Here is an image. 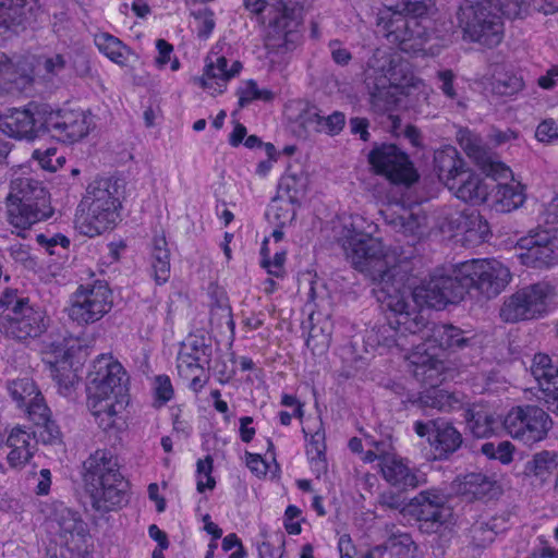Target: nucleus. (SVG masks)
Segmentation results:
<instances>
[{
    "instance_id": "c85d7f7f",
    "label": "nucleus",
    "mask_w": 558,
    "mask_h": 558,
    "mask_svg": "<svg viewBox=\"0 0 558 558\" xmlns=\"http://www.w3.org/2000/svg\"><path fill=\"white\" fill-rule=\"evenodd\" d=\"M392 60H388L389 69L379 77H375L371 90V102L378 112L390 111L399 101V85L391 72Z\"/></svg>"
},
{
    "instance_id": "58836bf2",
    "label": "nucleus",
    "mask_w": 558,
    "mask_h": 558,
    "mask_svg": "<svg viewBox=\"0 0 558 558\" xmlns=\"http://www.w3.org/2000/svg\"><path fill=\"white\" fill-rule=\"evenodd\" d=\"M495 191V202L501 211H511L524 203V194L519 183H497L490 186Z\"/></svg>"
},
{
    "instance_id": "79ce46f5",
    "label": "nucleus",
    "mask_w": 558,
    "mask_h": 558,
    "mask_svg": "<svg viewBox=\"0 0 558 558\" xmlns=\"http://www.w3.org/2000/svg\"><path fill=\"white\" fill-rule=\"evenodd\" d=\"M497 519L476 521L469 531L470 545L474 550L481 551L487 548L497 535Z\"/></svg>"
},
{
    "instance_id": "37998d69",
    "label": "nucleus",
    "mask_w": 558,
    "mask_h": 558,
    "mask_svg": "<svg viewBox=\"0 0 558 558\" xmlns=\"http://www.w3.org/2000/svg\"><path fill=\"white\" fill-rule=\"evenodd\" d=\"M426 217L403 210L402 215H390L388 223L392 228L404 235H420L423 233Z\"/></svg>"
},
{
    "instance_id": "a19ab883",
    "label": "nucleus",
    "mask_w": 558,
    "mask_h": 558,
    "mask_svg": "<svg viewBox=\"0 0 558 558\" xmlns=\"http://www.w3.org/2000/svg\"><path fill=\"white\" fill-rule=\"evenodd\" d=\"M56 521L59 526L60 535L68 539L74 536L83 537L86 533V524L78 512L69 508H60L56 512Z\"/></svg>"
},
{
    "instance_id": "8fccbe9b",
    "label": "nucleus",
    "mask_w": 558,
    "mask_h": 558,
    "mask_svg": "<svg viewBox=\"0 0 558 558\" xmlns=\"http://www.w3.org/2000/svg\"><path fill=\"white\" fill-rule=\"evenodd\" d=\"M239 106L246 107L253 100L270 101L274 99V93L269 89H259L256 82L250 80L244 87L238 89Z\"/></svg>"
},
{
    "instance_id": "13d9d810",
    "label": "nucleus",
    "mask_w": 558,
    "mask_h": 558,
    "mask_svg": "<svg viewBox=\"0 0 558 558\" xmlns=\"http://www.w3.org/2000/svg\"><path fill=\"white\" fill-rule=\"evenodd\" d=\"M25 407L27 408L29 418L35 425L43 423L45 420L47 421V417L50 416V410L44 402L40 392H37Z\"/></svg>"
},
{
    "instance_id": "f8f14e48",
    "label": "nucleus",
    "mask_w": 558,
    "mask_h": 558,
    "mask_svg": "<svg viewBox=\"0 0 558 558\" xmlns=\"http://www.w3.org/2000/svg\"><path fill=\"white\" fill-rule=\"evenodd\" d=\"M113 306V293L105 280L80 284L72 294L68 308L69 317L78 325H90L100 320Z\"/></svg>"
},
{
    "instance_id": "7c9ffc66",
    "label": "nucleus",
    "mask_w": 558,
    "mask_h": 558,
    "mask_svg": "<svg viewBox=\"0 0 558 558\" xmlns=\"http://www.w3.org/2000/svg\"><path fill=\"white\" fill-rule=\"evenodd\" d=\"M466 397L461 392H450L437 387L425 388L414 401L420 408H432L442 412L462 409Z\"/></svg>"
},
{
    "instance_id": "2f4dec72",
    "label": "nucleus",
    "mask_w": 558,
    "mask_h": 558,
    "mask_svg": "<svg viewBox=\"0 0 558 558\" xmlns=\"http://www.w3.org/2000/svg\"><path fill=\"white\" fill-rule=\"evenodd\" d=\"M458 230L463 234V240L469 245L483 243L490 233L488 222L476 210L461 215Z\"/></svg>"
},
{
    "instance_id": "a18cd8bd",
    "label": "nucleus",
    "mask_w": 558,
    "mask_h": 558,
    "mask_svg": "<svg viewBox=\"0 0 558 558\" xmlns=\"http://www.w3.org/2000/svg\"><path fill=\"white\" fill-rule=\"evenodd\" d=\"M25 5L26 0H0V34L22 24Z\"/></svg>"
},
{
    "instance_id": "603ef678",
    "label": "nucleus",
    "mask_w": 558,
    "mask_h": 558,
    "mask_svg": "<svg viewBox=\"0 0 558 558\" xmlns=\"http://www.w3.org/2000/svg\"><path fill=\"white\" fill-rule=\"evenodd\" d=\"M308 320L311 323L310 338L307 339V344H310L311 338H315L318 336V331L324 337L327 342L332 332V323L330 320V314H323L319 311H313L310 314Z\"/></svg>"
},
{
    "instance_id": "1a4fd4ad",
    "label": "nucleus",
    "mask_w": 558,
    "mask_h": 558,
    "mask_svg": "<svg viewBox=\"0 0 558 558\" xmlns=\"http://www.w3.org/2000/svg\"><path fill=\"white\" fill-rule=\"evenodd\" d=\"M457 19L464 36L472 41L495 47L502 39L504 24L494 0H464Z\"/></svg>"
},
{
    "instance_id": "4d7b16f0",
    "label": "nucleus",
    "mask_w": 558,
    "mask_h": 558,
    "mask_svg": "<svg viewBox=\"0 0 558 558\" xmlns=\"http://www.w3.org/2000/svg\"><path fill=\"white\" fill-rule=\"evenodd\" d=\"M197 22V36L207 39L215 28L214 12L207 8L192 12Z\"/></svg>"
},
{
    "instance_id": "a878e982",
    "label": "nucleus",
    "mask_w": 558,
    "mask_h": 558,
    "mask_svg": "<svg viewBox=\"0 0 558 558\" xmlns=\"http://www.w3.org/2000/svg\"><path fill=\"white\" fill-rule=\"evenodd\" d=\"M557 469L558 452L542 450L532 454L518 475H521L523 480L529 481L532 485L544 486Z\"/></svg>"
},
{
    "instance_id": "9d476101",
    "label": "nucleus",
    "mask_w": 558,
    "mask_h": 558,
    "mask_svg": "<svg viewBox=\"0 0 558 558\" xmlns=\"http://www.w3.org/2000/svg\"><path fill=\"white\" fill-rule=\"evenodd\" d=\"M555 295V288L547 282L529 284L505 299L499 316L505 323L512 324L543 317Z\"/></svg>"
},
{
    "instance_id": "20e7f679",
    "label": "nucleus",
    "mask_w": 558,
    "mask_h": 558,
    "mask_svg": "<svg viewBox=\"0 0 558 558\" xmlns=\"http://www.w3.org/2000/svg\"><path fill=\"white\" fill-rule=\"evenodd\" d=\"M83 482L94 510L106 513L128 502L129 483L120 472L118 458L107 449L90 453L83 463Z\"/></svg>"
},
{
    "instance_id": "0e129e2a",
    "label": "nucleus",
    "mask_w": 558,
    "mask_h": 558,
    "mask_svg": "<svg viewBox=\"0 0 558 558\" xmlns=\"http://www.w3.org/2000/svg\"><path fill=\"white\" fill-rule=\"evenodd\" d=\"M345 125V116L341 111H333L331 114L324 117L322 121V130L319 133L324 132L329 135L339 134Z\"/></svg>"
},
{
    "instance_id": "6e6552de",
    "label": "nucleus",
    "mask_w": 558,
    "mask_h": 558,
    "mask_svg": "<svg viewBox=\"0 0 558 558\" xmlns=\"http://www.w3.org/2000/svg\"><path fill=\"white\" fill-rule=\"evenodd\" d=\"M409 279L398 278L395 282L396 291L379 290L377 301L386 307L389 312L393 313V323H396L403 333L408 337L409 350L413 352L425 349L428 341V333L430 325L434 323H426L423 317L415 313L410 312V288L407 286Z\"/></svg>"
},
{
    "instance_id": "ddd939ff",
    "label": "nucleus",
    "mask_w": 558,
    "mask_h": 558,
    "mask_svg": "<svg viewBox=\"0 0 558 558\" xmlns=\"http://www.w3.org/2000/svg\"><path fill=\"white\" fill-rule=\"evenodd\" d=\"M377 26L388 41L398 45L401 51L413 54L424 50L432 35L428 26L400 12L379 15Z\"/></svg>"
},
{
    "instance_id": "4be33fe9",
    "label": "nucleus",
    "mask_w": 558,
    "mask_h": 558,
    "mask_svg": "<svg viewBox=\"0 0 558 558\" xmlns=\"http://www.w3.org/2000/svg\"><path fill=\"white\" fill-rule=\"evenodd\" d=\"M459 199L474 205L484 203L490 193V185L481 174L470 168L449 180L448 187Z\"/></svg>"
},
{
    "instance_id": "39448f33",
    "label": "nucleus",
    "mask_w": 558,
    "mask_h": 558,
    "mask_svg": "<svg viewBox=\"0 0 558 558\" xmlns=\"http://www.w3.org/2000/svg\"><path fill=\"white\" fill-rule=\"evenodd\" d=\"M121 187L120 180L114 178H97L88 184L77 218L82 233L92 238L117 225L120 219Z\"/></svg>"
},
{
    "instance_id": "c9c22d12",
    "label": "nucleus",
    "mask_w": 558,
    "mask_h": 558,
    "mask_svg": "<svg viewBox=\"0 0 558 558\" xmlns=\"http://www.w3.org/2000/svg\"><path fill=\"white\" fill-rule=\"evenodd\" d=\"M151 269L157 284H163L170 278V251L165 235H156L151 247Z\"/></svg>"
},
{
    "instance_id": "bb28decb",
    "label": "nucleus",
    "mask_w": 558,
    "mask_h": 558,
    "mask_svg": "<svg viewBox=\"0 0 558 558\" xmlns=\"http://www.w3.org/2000/svg\"><path fill=\"white\" fill-rule=\"evenodd\" d=\"M428 341L425 349L429 352L440 350H461L470 345L471 338L465 337V332L458 327L448 324L434 323L429 327Z\"/></svg>"
},
{
    "instance_id": "e2e57ef3",
    "label": "nucleus",
    "mask_w": 558,
    "mask_h": 558,
    "mask_svg": "<svg viewBox=\"0 0 558 558\" xmlns=\"http://www.w3.org/2000/svg\"><path fill=\"white\" fill-rule=\"evenodd\" d=\"M478 166L482 167L487 177H492L495 181L512 177V171L509 167L500 161L492 160L488 155L485 157V161L481 162Z\"/></svg>"
},
{
    "instance_id": "c03bdc74",
    "label": "nucleus",
    "mask_w": 558,
    "mask_h": 558,
    "mask_svg": "<svg viewBox=\"0 0 558 558\" xmlns=\"http://www.w3.org/2000/svg\"><path fill=\"white\" fill-rule=\"evenodd\" d=\"M307 185L308 179L305 173H287L280 179L279 192L288 196L290 204L299 205L306 194Z\"/></svg>"
},
{
    "instance_id": "f3484780",
    "label": "nucleus",
    "mask_w": 558,
    "mask_h": 558,
    "mask_svg": "<svg viewBox=\"0 0 558 558\" xmlns=\"http://www.w3.org/2000/svg\"><path fill=\"white\" fill-rule=\"evenodd\" d=\"M518 246L522 250L518 257L526 267L548 269L558 264V235L554 228L531 230Z\"/></svg>"
},
{
    "instance_id": "412c9836",
    "label": "nucleus",
    "mask_w": 558,
    "mask_h": 558,
    "mask_svg": "<svg viewBox=\"0 0 558 558\" xmlns=\"http://www.w3.org/2000/svg\"><path fill=\"white\" fill-rule=\"evenodd\" d=\"M531 374L537 381L543 399L549 411L558 414V367L554 365L549 355L537 353L534 355Z\"/></svg>"
},
{
    "instance_id": "f03ea898",
    "label": "nucleus",
    "mask_w": 558,
    "mask_h": 558,
    "mask_svg": "<svg viewBox=\"0 0 558 558\" xmlns=\"http://www.w3.org/2000/svg\"><path fill=\"white\" fill-rule=\"evenodd\" d=\"M342 247L351 265L367 277L374 284L373 294L378 291H392L398 278L410 279L413 272V248L400 246L386 248L380 239L355 228L347 229Z\"/></svg>"
},
{
    "instance_id": "dca6fc26",
    "label": "nucleus",
    "mask_w": 558,
    "mask_h": 558,
    "mask_svg": "<svg viewBox=\"0 0 558 558\" xmlns=\"http://www.w3.org/2000/svg\"><path fill=\"white\" fill-rule=\"evenodd\" d=\"M47 105L29 102L23 108H10L0 116V131L5 135L34 141L46 135Z\"/></svg>"
},
{
    "instance_id": "5fc2aeb1",
    "label": "nucleus",
    "mask_w": 558,
    "mask_h": 558,
    "mask_svg": "<svg viewBox=\"0 0 558 558\" xmlns=\"http://www.w3.org/2000/svg\"><path fill=\"white\" fill-rule=\"evenodd\" d=\"M364 440L366 446L372 448L380 458V463L387 462L388 458L396 456L390 436H380L377 438L374 435L366 434Z\"/></svg>"
},
{
    "instance_id": "473e14b6",
    "label": "nucleus",
    "mask_w": 558,
    "mask_h": 558,
    "mask_svg": "<svg viewBox=\"0 0 558 558\" xmlns=\"http://www.w3.org/2000/svg\"><path fill=\"white\" fill-rule=\"evenodd\" d=\"M498 489L497 483L482 473L465 474L458 483L459 493L474 499L492 498Z\"/></svg>"
},
{
    "instance_id": "4c0bfd02",
    "label": "nucleus",
    "mask_w": 558,
    "mask_h": 558,
    "mask_svg": "<svg viewBox=\"0 0 558 558\" xmlns=\"http://www.w3.org/2000/svg\"><path fill=\"white\" fill-rule=\"evenodd\" d=\"M470 432L477 438L488 437L494 433L496 420L484 409L469 408L463 413Z\"/></svg>"
},
{
    "instance_id": "3c124183",
    "label": "nucleus",
    "mask_w": 558,
    "mask_h": 558,
    "mask_svg": "<svg viewBox=\"0 0 558 558\" xmlns=\"http://www.w3.org/2000/svg\"><path fill=\"white\" fill-rule=\"evenodd\" d=\"M34 435L38 437V439L45 445H61L62 444V433L60 427L57 425L54 421L47 417L43 423L36 424V430H34Z\"/></svg>"
},
{
    "instance_id": "b1692460",
    "label": "nucleus",
    "mask_w": 558,
    "mask_h": 558,
    "mask_svg": "<svg viewBox=\"0 0 558 558\" xmlns=\"http://www.w3.org/2000/svg\"><path fill=\"white\" fill-rule=\"evenodd\" d=\"M410 352L408 360L412 366L413 376L421 381L425 388L437 387L442 378L444 363L436 357V352L428 349Z\"/></svg>"
},
{
    "instance_id": "ea45409f",
    "label": "nucleus",
    "mask_w": 558,
    "mask_h": 558,
    "mask_svg": "<svg viewBox=\"0 0 558 558\" xmlns=\"http://www.w3.org/2000/svg\"><path fill=\"white\" fill-rule=\"evenodd\" d=\"M99 51L117 64L124 65L129 60L130 49L117 37L101 33L95 37Z\"/></svg>"
},
{
    "instance_id": "a211bd4d",
    "label": "nucleus",
    "mask_w": 558,
    "mask_h": 558,
    "mask_svg": "<svg viewBox=\"0 0 558 558\" xmlns=\"http://www.w3.org/2000/svg\"><path fill=\"white\" fill-rule=\"evenodd\" d=\"M412 506L421 532L435 534L448 526L452 513L451 509L446 506L445 496L439 490L421 492L412 499Z\"/></svg>"
},
{
    "instance_id": "aec40b11",
    "label": "nucleus",
    "mask_w": 558,
    "mask_h": 558,
    "mask_svg": "<svg viewBox=\"0 0 558 558\" xmlns=\"http://www.w3.org/2000/svg\"><path fill=\"white\" fill-rule=\"evenodd\" d=\"M213 355V348L204 336H189L182 342L177 367L181 377L189 378L193 373H204L209 367Z\"/></svg>"
},
{
    "instance_id": "4468645a",
    "label": "nucleus",
    "mask_w": 558,
    "mask_h": 558,
    "mask_svg": "<svg viewBox=\"0 0 558 558\" xmlns=\"http://www.w3.org/2000/svg\"><path fill=\"white\" fill-rule=\"evenodd\" d=\"M502 424L508 435L524 445L544 440L553 427L550 416L534 404L513 407L505 416Z\"/></svg>"
},
{
    "instance_id": "774afa93",
    "label": "nucleus",
    "mask_w": 558,
    "mask_h": 558,
    "mask_svg": "<svg viewBox=\"0 0 558 558\" xmlns=\"http://www.w3.org/2000/svg\"><path fill=\"white\" fill-rule=\"evenodd\" d=\"M535 136L539 142L544 143L558 138V122L553 119L544 120L538 124Z\"/></svg>"
},
{
    "instance_id": "9b49d317",
    "label": "nucleus",
    "mask_w": 558,
    "mask_h": 558,
    "mask_svg": "<svg viewBox=\"0 0 558 558\" xmlns=\"http://www.w3.org/2000/svg\"><path fill=\"white\" fill-rule=\"evenodd\" d=\"M310 0H272V17L269 21L267 47L292 50L298 45L301 35L299 27L303 21L305 7Z\"/></svg>"
},
{
    "instance_id": "338daca9",
    "label": "nucleus",
    "mask_w": 558,
    "mask_h": 558,
    "mask_svg": "<svg viewBox=\"0 0 558 558\" xmlns=\"http://www.w3.org/2000/svg\"><path fill=\"white\" fill-rule=\"evenodd\" d=\"M173 388L169 376L158 375L155 378V395L156 399L162 404L170 401L173 397Z\"/></svg>"
},
{
    "instance_id": "09e8293b",
    "label": "nucleus",
    "mask_w": 558,
    "mask_h": 558,
    "mask_svg": "<svg viewBox=\"0 0 558 558\" xmlns=\"http://www.w3.org/2000/svg\"><path fill=\"white\" fill-rule=\"evenodd\" d=\"M459 143L465 154L472 158L477 165L485 161L487 156L486 150L482 145V141L478 136L471 133L470 131H461L459 133Z\"/></svg>"
},
{
    "instance_id": "052dcab7",
    "label": "nucleus",
    "mask_w": 558,
    "mask_h": 558,
    "mask_svg": "<svg viewBox=\"0 0 558 558\" xmlns=\"http://www.w3.org/2000/svg\"><path fill=\"white\" fill-rule=\"evenodd\" d=\"M454 78L456 75L452 70H441L437 72V80L440 83L438 87L442 94L451 100H457L458 106L464 108L465 104L458 99V93L453 85Z\"/></svg>"
},
{
    "instance_id": "6e6d98bb",
    "label": "nucleus",
    "mask_w": 558,
    "mask_h": 558,
    "mask_svg": "<svg viewBox=\"0 0 558 558\" xmlns=\"http://www.w3.org/2000/svg\"><path fill=\"white\" fill-rule=\"evenodd\" d=\"M197 471V492L204 493L205 489H214L216 486V481L211 476L213 472V458L207 456L205 459H199L196 463Z\"/></svg>"
},
{
    "instance_id": "393cba45",
    "label": "nucleus",
    "mask_w": 558,
    "mask_h": 558,
    "mask_svg": "<svg viewBox=\"0 0 558 558\" xmlns=\"http://www.w3.org/2000/svg\"><path fill=\"white\" fill-rule=\"evenodd\" d=\"M393 313L389 312L387 322L373 327L366 331L365 344L372 349H392L398 348L401 351L409 350L408 337L400 331L398 325L392 322Z\"/></svg>"
},
{
    "instance_id": "69168bd1",
    "label": "nucleus",
    "mask_w": 558,
    "mask_h": 558,
    "mask_svg": "<svg viewBox=\"0 0 558 558\" xmlns=\"http://www.w3.org/2000/svg\"><path fill=\"white\" fill-rule=\"evenodd\" d=\"M524 86L523 80L517 75H506L497 80L495 88L501 95H513Z\"/></svg>"
},
{
    "instance_id": "cd10ccee",
    "label": "nucleus",
    "mask_w": 558,
    "mask_h": 558,
    "mask_svg": "<svg viewBox=\"0 0 558 558\" xmlns=\"http://www.w3.org/2000/svg\"><path fill=\"white\" fill-rule=\"evenodd\" d=\"M206 65L202 77V85L213 93L222 94L226 89L227 83L236 76L242 70V63L234 61L230 69H228V60L223 56H216V60L210 58Z\"/></svg>"
},
{
    "instance_id": "423d86ee",
    "label": "nucleus",
    "mask_w": 558,
    "mask_h": 558,
    "mask_svg": "<svg viewBox=\"0 0 558 558\" xmlns=\"http://www.w3.org/2000/svg\"><path fill=\"white\" fill-rule=\"evenodd\" d=\"M8 202L10 223L23 231L50 218L53 213L48 191L41 182L32 178L12 180Z\"/></svg>"
},
{
    "instance_id": "bf43d9fd",
    "label": "nucleus",
    "mask_w": 558,
    "mask_h": 558,
    "mask_svg": "<svg viewBox=\"0 0 558 558\" xmlns=\"http://www.w3.org/2000/svg\"><path fill=\"white\" fill-rule=\"evenodd\" d=\"M69 60V53H53L52 56L46 57L43 61L45 75L48 77L60 75L65 70Z\"/></svg>"
},
{
    "instance_id": "6ab92c4d",
    "label": "nucleus",
    "mask_w": 558,
    "mask_h": 558,
    "mask_svg": "<svg viewBox=\"0 0 558 558\" xmlns=\"http://www.w3.org/2000/svg\"><path fill=\"white\" fill-rule=\"evenodd\" d=\"M46 134L63 141L74 142L89 132L90 121L83 110L59 109L53 111L47 105Z\"/></svg>"
},
{
    "instance_id": "864d4df0",
    "label": "nucleus",
    "mask_w": 558,
    "mask_h": 558,
    "mask_svg": "<svg viewBox=\"0 0 558 558\" xmlns=\"http://www.w3.org/2000/svg\"><path fill=\"white\" fill-rule=\"evenodd\" d=\"M494 7L500 19L506 16L508 19L522 17L527 13V0H494Z\"/></svg>"
},
{
    "instance_id": "680f3d73",
    "label": "nucleus",
    "mask_w": 558,
    "mask_h": 558,
    "mask_svg": "<svg viewBox=\"0 0 558 558\" xmlns=\"http://www.w3.org/2000/svg\"><path fill=\"white\" fill-rule=\"evenodd\" d=\"M299 118L301 125L307 131L320 132L323 116L316 106L307 104Z\"/></svg>"
},
{
    "instance_id": "7ed1b4c3",
    "label": "nucleus",
    "mask_w": 558,
    "mask_h": 558,
    "mask_svg": "<svg viewBox=\"0 0 558 558\" xmlns=\"http://www.w3.org/2000/svg\"><path fill=\"white\" fill-rule=\"evenodd\" d=\"M129 377L112 356L97 357L87 376V407L104 430L114 426L116 417L129 403Z\"/></svg>"
},
{
    "instance_id": "e433bc0d",
    "label": "nucleus",
    "mask_w": 558,
    "mask_h": 558,
    "mask_svg": "<svg viewBox=\"0 0 558 558\" xmlns=\"http://www.w3.org/2000/svg\"><path fill=\"white\" fill-rule=\"evenodd\" d=\"M386 11L379 15H388L392 12H400L407 17L422 19L432 13L435 9L434 0H384Z\"/></svg>"
},
{
    "instance_id": "49530a36",
    "label": "nucleus",
    "mask_w": 558,
    "mask_h": 558,
    "mask_svg": "<svg viewBox=\"0 0 558 558\" xmlns=\"http://www.w3.org/2000/svg\"><path fill=\"white\" fill-rule=\"evenodd\" d=\"M47 348H49V351H43V353H53L56 360L52 361L47 357H44V361L47 364H49L51 376L60 386V388H64L68 390L70 387L73 386L75 376L70 371H68V374H63L58 367V357L63 356L65 354V348L61 342H51Z\"/></svg>"
},
{
    "instance_id": "f704fd0d",
    "label": "nucleus",
    "mask_w": 558,
    "mask_h": 558,
    "mask_svg": "<svg viewBox=\"0 0 558 558\" xmlns=\"http://www.w3.org/2000/svg\"><path fill=\"white\" fill-rule=\"evenodd\" d=\"M435 167L439 179L445 182L447 187H449L450 179L458 177L460 172L468 168L458 150L451 146L436 153Z\"/></svg>"
},
{
    "instance_id": "2eb2a0df",
    "label": "nucleus",
    "mask_w": 558,
    "mask_h": 558,
    "mask_svg": "<svg viewBox=\"0 0 558 558\" xmlns=\"http://www.w3.org/2000/svg\"><path fill=\"white\" fill-rule=\"evenodd\" d=\"M368 161L377 174L386 177L393 184L409 186L418 179L409 155L396 144H376L368 154Z\"/></svg>"
},
{
    "instance_id": "0eeeda50",
    "label": "nucleus",
    "mask_w": 558,
    "mask_h": 558,
    "mask_svg": "<svg viewBox=\"0 0 558 558\" xmlns=\"http://www.w3.org/2000/svg\"><path fill=\"white\" fill-rule=\"evenodd\" d=\"M49 317L44 311L31 305L28 299L13 291L0 298V332L16 341L40 337L48 328Z\"/></svg>"
},
{
    "instance_id": "f257e3e1",
    "label": "nucleus",
    "mask_w": 558,
    "mask_h": 558,
    "mask_svg": "<svg viewBox=\"0 0 558 558\" xmlns=\"http://www.w3.org/2000/svg\"><path fill=\"white\" fill-rule=\"evenodd\" d=\"M509 269L495 259H472L458 265L451 274L434 272L413 289L410 296L418 306L441 310L460 303L471 289L490 299L509 283Z\"/></svg>"
},
{
    "instance_id": "de8ad7c7",
    "label": "nucleus",
    "mask_w": 558,
    "mask_h": 558,
    "mask_svg": "<svg viewBox=\"0 0 558 558\" xmlns=\"http://www.w3.org/2000/svg\"><path fill=\"white\" fill-rule=\"evenodd\" d=\"M8 390L19 407H25L38 392L34 380L27 377L11 381L8 386Z\"/></svg>"
},
{
    "instance_id": "72a5a7b5",
    "label": "nucleus",
    "mask_w": 558,
    "mask_h": 558,
    "mask_svg": "<svg viewBox=\"0 0 558 558\" xmlns=\"http://www.w3.org/2000/svg\"><path fill=\"white\" fill-rule=\"evenodd\" d=\"M7 446L11 448L8 462L12 468L24 466L33 457L31 450V435L22 428H13L7 439Z\"/></svg>"
},
{
    "instance_id": "c756f323",
    "label": "nucleus",
    "mask_w": 558,
    "mask_h": 558,
    "mask_svg": "<svg viewBox=\"0 0 558 558\" xmlns=\"http://www.w3.org/2000/svg\"><path fill=\"white\" fill-rule=\"evenodd\" d=\"M432 424L433 438H428L429 442L434 447L438 459H447L461 447L462 435L448 421L435 420Z\"/></svg>"
},
{
    "instance_id": "5701e85b",
    "label": "nucleus",
    "mask_w": 558,
    "mask_h": 558,
    "mask_svg": "<svg viewBox=\"0 0 558 558\" xmlns=\"http://www.w3.org/2000/svg\"><path fill=\"white\" fill-rule=\"evenodd\" d=\"M383 477L391 485L401 490L417 488L426 483L425 474L409 464L397 454L388 458L387 462L380 463Z\"/></svg>"
}]
</instances>
